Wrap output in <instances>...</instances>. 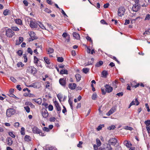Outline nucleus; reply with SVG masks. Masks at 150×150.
I'll list each match as a JSON object with an SVG mask.
<instances>
[{
	"label": "nucleus",
	"mask_w": 150,
	"mask_h": 150,
	"mask_svg": "<svg viewBox=\"0 0 150 150\" xmlns=\"http://www.w3.org/2000/svg\"><path fill=\"white\" fill-rule=\"evenodd\" d=\"M26 72L33 74H36L37 72V70L33 66H28L27 67Z\"/></svg>",
	"instance_id": "f257e3e1"
},
{
	"label": "nucleus",
	"mask_w": 150,
	"mask_h": 150,
	"mask_svg": "<svg viewBox=\"0 0 150 150\" xmlns=\"http://www.w3.org/2000/svg\"><path fill=\"white\" fill-rule=\"evenodd\" d=\"M16 113L15 110L12 108H10L7 109L6 112V114L8 117H10L12 115H14Z\"/></svg>",
	"instance_id": "f03ea898"
},
{
	"label": "nucleus",
	"mask_w": 150,
	"mask_h": 150,
	"mask_svg": "<svg viewBox=\"0 0 150 150\" xmlns=\"http://www.w3.org/2000/svg\"><path fill=\"white\" fill-rule=\"evenodd\" d=\"M125 11V9L123 7H120L118 10V14L120 16H122L124 15Z\"/></svg>",
	"instance_id": "7ed1b4c3"
},
{
	"label": "nucleus",
	"mask_w": 150,
	"mask_h": 150,
	"mask_svg": "<svg viewBox=\"0 0 150 150\" xmlns=\"http://www.w3.org/2000/svg\"><path fill=\"white\" fill-rule=\"evenodd\" d=\"M38 24L35 21L33 20L30 21V26L32 28H37L38 27Z\"/></svg>",
	"instance_id": "20e7f679"
},
{
	"label": "nucleus",
	"mask_w": 150,
	"mask_h": 150,
	"mask_svg": "<svg viewBox=\"0 0 150 150\" xmlns=\"http://www.w3.org/2000/svg\"><path fill=\"white\" fill-rule=\"evenodd\" d=\"M6 34L7 37L10 38L14 35V32L11 29H8L6 32Z\"/></svg>",
	"instance_id": "39448f33"
},
{
	"label": "nucleus",
	"mask_w": 150,
	"mask_h": 150,
	"mask_svg": "<svg viewBox=\"0 0 150 150\" xmlns=\"http://www.w3.org/2000/svg\"><path fill=\"white\" fill-rule=\"evenodd\" d=\"M117 142V140L115 138H110L108 141V143L112 145L115 146Z\"/></svg>",
	"instance_id": "423d86ee"
},
{
	"label": "nucleus",
	"mask_w": 150,
	"mask_h": 150,
	"mask_svg": "<svg viewBox=\"0 0 150 150\" xmlns=\"http://www.w3.org/2000/svg\"><path fill=\"white\" fill-rule=\"evenodd\" d=\"M103 149L104 150H113L110 144L106 143L103 145Z\"/></svg>",
	"instance_id": "0eeeda50"
},
{
	"label": "nucleus",
	"mask_w": 150,
	"mask_h": 150,
	"mask_svg": "<svg viewBox=\"0 0 150 150\" xmlns=\"http://www.w3.org/2000/svg\"><path fill=\"white\" fill-rule=\"evenodd\" d=\"M35 34L33 32H31L29 34V35L31 37L30 38V41H32L34 40L37 39V37L35 36Z\"/></svg>",
	"instance_id": "6e6552de"
},
{
	"label": "nucleus",
	"mask_w": 150,
	"mask_h": 150,
	"mask_svg": "<svg viewBox=\"0 0 150 150\" xmlns=\"http://www.w3.org/2000/svg\"><path fill=\"white\" fill-rule=\"evenodd\" d=\"M30 86L35 88H39L41 86V85L40 83L37 82L33 83Z\"/></svg>",
	"instance_id": "1a4fd4ad"
},
{
	"label": "nucleus",
	"mask_w": 150,
	"mask_h": 150,
	"mask_svg": "<svg viewBox=\"0 0 150 150\" xmlns=\"http://www.w3.org/2000/svg\"><path fill=\"white\" fill-rule=\"evenodd\" d=\"M105 87L106 89V91L108 93L112 92L113 90L112 87L108 84L106 85Z\"/></svg>",
	"instance_id": "9d476101"
},
{
	"label": "nucleus",
	"mask_w": 150,
	"mask_h": 150,
	"mask_svg": "<svg viewBox=\"0 0 150 150\" xmlns=\"http://www.w3.org/2000/svg\"><path fill=\"white\" fill-rule=\"evenodd\" d=\"M139 8L140 6H139L137 4H136L133 5L132 8V10L134 11L137 12L139 10Z\"/></svg>",
	"instance_id": "9b49d317"
},
{
	"label": "nucleus",
	"mask_w": 150,
	"mask_h": 150,
	"mask_svg": "<svg viewBox=\"0 0 150 150\" xmlns=\"http://www.w3.org/2000/svg\"><path fill=\"white\" fill-rule=\"evenodd\" d=\"M66 78H61L59 80V82L61 85L63 86H64L66 84Z\"/></svg>",
	"instance_id": "f8f14e48"
},
{
	"label": "nucleus",
	"mask_w": 150,
	"mask_h": 150,
	"mask_svg": "<svg viewBox=\"0 0 150 150\" xmlns=\"http://www.w3.org/2000/svg\"><path fill=\"white\" fill-rule=\"evenodd\" d=\"M32 131L33 133L38 134L40 133V129L38 127H34L32 128Z\"/></svg>",
	"instance_id": "ddd939ff"
},
{
	"label": "nucleus",
	"mask_w": 150,
	"mask_h": 150,
	"mask_svg": "<svg viewBox=\"0 0 150 150\" xmlns=\"http://www.w3.org/2000/svg\"><path fill=\"white\" fill-rule=\"evenodd\" d=\"M115 110L116 109L115 108H112L107 113L106 115L108 116H109L113 113Z\"/></svg>",
	"instance_id": "4468645a"
},
{
	"label": "nucleus",
	"mask_w": 150,
	"mask_h": 150,
	"mask_svg": "<svg viewBox=\"0 0 150 150\" xmlns=\"http://www.w3.org/2000/svg\"><path fill=\"white\" fill-rule=\"evenodd\" d=\"M76 85L75 83H70L69 84V88L72 90L74 89L76 87Z\"/></svg>",
	"instance_id": "2eb2a0df"
},
{
	"label": "nucleus",
	"mask_w": 150,
	"mask_h": 150,
	"mask_svg": "<svg viewBox=\"0 0 150 150\" xmlns=\"http://www.w3.org/2000/svg\"><path fill=\"white\" fill-rule=\"evenodd\" d=\"M23 38L21 37H19L18 40H16V45H20L23 42Z\"/></svg>",
	"instance_id": "dca6fc26"
},
{
	"label": "nucleus",
	"mask_w": 150,
	"mask_h": 150,
	"mask_svg": "<svg viewBox=\"0 0 150 150\" xmlns=\"http://www.w3.org/2000/svg\"><path fill=\"white\" fill-rule=\"evenodd\" d=\"M54 104L55 105L56 109L58 111H60L61 110V107L59 105V104L58 102L57 101H55L54 102Z\"/></svg>",
	"instance_id": "f3484780"
},
{
	"label": "nucleus",
	"mask_w": 150,
	"mask_h": 150,
	"mask_svg": "<svg viewBox=\"0 0 150 150\" xmlns=\"http://www.w3.org/2000/svg\"><path fill=\"white\" fill-rule=\"evenodd\" d=\"M135 103H136V105H138L139 104V103L137 99V98H136L135 99V101H132L130 104V106H131L132 105H134L135 104Z\"/></svg>",
	"instance_id": "a211bd4d"
},
{
	"label": "nucleus",
	"mask_w": 150,
	"mask_h": 150,
	"mask_svg": "<svg viewBox=\"0 0 150 150\" xmlns=\"http://www.w3.org/2000/svg\"><path fill=\"white\" fill-rule=\"evenodd\" d=\"M7 140L8 145L9 146H11L13 144V141L12 138L11 137H8Z\"/></svg>",
	"instance_id": "6ab92c4d"
},
{
	"label": "nucleus",
	"mask_w": 150,
	"mask_h": 150,
	"mask_svg": "<svg viewBox=\"0 0 150 150\" xmlns=\"http://www.w3.org/2000/svg\"><path fill=\"white\" fill-rule=\"evenodd\" d=\"M42 114L43 117L44 118H46L48 116V113L46 110H45L43 111Z\"/></svg>",
	"instance_id": "aec40b11"
},
{
	"label": "nucleus",
	"mask_w": 150,
	"mask_h": 150,
	"mask_svg": "<svg viewBox=\"0 0 150 150\" xmlns=\"http://www.w3.org/2000/svg\"><path fill=\"white\" fill-rule=\"evenodd\" d=\"M34 62L35 64H36L37 66H41V65H40L39 64H38V62H39V60L38 58L36 56H34Z\"/></svg>",
	"instance_id": "412c9836"
},
{
	"label": "nucleus",
	"mask_w": 150,
	"mask_h": 150,
	"mask_svg": "<svg viewBox=\"0 0 150 150\" xmlns=\"http://www.w3.org/2000/svg\"><path fill=\"white\" fill-rule=\"evenodd\" d=\"M24 140L25 141L29 142L31 141V138L29 136L26 135L25 137Z\"/></svg>",
	"instance_id": "4be33fe9"
},
{
	"label": "nucleus",
	"mask_w": 150,
	"mask_h": 150,
	"mask_svg": "<svg viewBox=\"0 0 150 150\" xmlns=\"http://www.w3.org/2000/svg\"><path fill=\"white\" fill-rule=\"evenodd\" d=\"M127 147H129L130 145H131V144L130 142L127 140L125 141L123 143Z\"/></svg>",
	"instance_id": "5701e85b"
},
{
	"label": "nucleus",
	"mask_w": 150,
	"mask_h": 150,
	"mask_svg": "<svg viewBox=\"0 0 150 150\" xmlns=\"http://www.w3.org/2000/svg\"><path fill=\"white\" fill-rule=\"evenodd\" d=\"M73 36L76 39H79L80 38V35L78 33L75 32L73 33Z\"/></svg>",
	"instance_id": "b1692460"
},
{
	"label": "nucleus",
	"mask_w": 150,
	"mask_h": 150,
	"mask_svg": "<svg viewBox=\"0 0 150 150\" xmlns=\"http://www.w3.org/2000/svg\"><path fill=\"white\" fill-rule=\"evenodd\" d=\"M25 105H29L32 108H35V106L31 102H27L25 103Z\"/></svg>",
	"instance_id": "393cba45"
},
{
	"label": "nucleus",
	"mask_w": 150,
	"mask_h": 150,
	"mask_svg": "<svg viewBox=\"0 0 150 150\" xmlns=\"http://www.w3.org/2000/svg\"><path fill=\"white\" fill-rule=\"evenodd\" d=\"M75 77L77 81L78 82L80 80L81 76L79 74H77L75 75Z\"/></svg>",
	"instance_id": "a878e982"
},
{
	"label": "nucleus",
	"mask_w": 150,
	"mask_h": 150,
	"mask_svg": "<svg viewBox=\"0 0 150 150\" xmlns=\"http://www.w3.org/2000/svg\"><path fill=\"white\" fill-rule=\"evenodd\" d=\"M44 60L46 64H50V59L47 57H44Z\"/></svg>",
	"instance_id": "bb28decb"
},
{
	"label": "nucleus",
	"mask_w": 150,
	"mask_h": 150,
	"mask_svg": "<svg viewBox=\"0 0 150 150\" xmlns=\"http://www.w3.org/2000/svg\"><path fill=\"white\" fill-rule=\"evenodd\" d=\"M15 22L16 24L19 25H21L22 23V21L19 19H16L15 20Z\"/></svg>",
	"instance_id": "cd10ccee"
},
{
	"label": "nucleus",
	"mask_w": 150,
	"mask_h": 150,
	"mask_svg": "<svg viewBox=\"0 0 150 150\" xmlns=\"http://www.w3.org/2000/svg\"><path fill=\"white\" fill-rule=\"evenodd\" d=\"M103 62L102 61H99L98 62H97L95 65V66L96 67H99L103 64Z\"/></svg>",
	"instance_id": "c85d7f7f"
},
{
	"label": "nucleus",
	"mask_w": 150,
	"mask_h": 150,
	"mask_svg": "<svg viewBox=\"0 0 150 150\" xmlns=\"http://www.w3.org/2000/svg\"><path fill=\"white\" fill-rule=\"evenodd\" d=\"M47 54H49L53 52L54 50L52 48H49L47 50Z\"/></svg>",
	"instance_id": "c756f323"
},
{
	"label": "nucleus",
	"mask_w": 150,
	"mask_h": 150,
	"mask_svg": "<svg viewBox=\"0 0 150 150\" xmlns=\"http://www.w3.org/2000/svg\"><path fill=\"white\" fill-rule=\"evenodd\" d=\"M60 74H68V71L66 69L62 70L60 72Z\"/></svg>",
	"instance_id": "7c9ffc66"
},
{
	"label": "nucleus",
	"mask_w": 150,
	"mask_h": 150,
	"mask_svg": "<svg viewBox=\"0 0 150 150\" xmlns=\"http://www.w3.org/2000/svg\"><path fill=\"white\" fill-rule=\"evenodd\" d=\"M10 11L9 10L7 9H6L3 12L5 16H6L8 14L10 13Z\"/></svg>",
	"instance_id": "2f4dec72"
},
{
	"label": "nucleus",
	"mask_w": 150,
	"mask_h": 150,
	"mask_svg": "<svg viewBox=\"0 0 150 150\" xmlns=\"http://www.w3.org/2000/svg\"><path fill=\"white\" fill-rule=\"evenodd\" d=\"M38 27H40L42 29H45V30H46V28L45 27L43 24L40 23V22H39V24H38Z\"/></svg>",
	"instance_id": "473e14b6"
},
{
	"label": "nucleus",
	"mask_w": 150,
	"mask_h": 150,
	"mask_svg": "<svg viewBox=\"0 0 150 150\" xmlns=\"http://www.w3.org/2000/svg\"><path fill=\"white\" fill-rule=\"evenodd\" d=\"M89 70V69L87 68H83L82 69L83 72L86 74L88 72Z\"/></svg>",
	"instance_id": "72a5a7b5"
},
{
	"label": "nucleus",
	"mask_w": 150,
	"mask_h": 150,
	"mask_svg": "<svg viewBox=\"0 0 150 150\" xmlns=\"http://www.w3.org/2000/svg\"><path fill=\"white\" fill-rule=\"evenodd\" d=\"M35 102L38 103V104L40 105L41 104L42 102V99L39 98L37 100H36L35 101Z\"/></svg>",
	"instance_id": "f704fd0d"
},
{
	"label": "nucleus",
	"mask_w": 150,
	"mask_h": 150,
	"mask_svg": "<svg viewBox=\"0 0 150 150\" xmlns=\"http://www.w3.org/2000/svg\"><path fill=\"white\" fill-rule=\"evenodd\" d=\"M57 61L59 62H62L64 61V59L62 57H58L57 58Z\"/></svg>",
	"instance_id": "c9c22d12"
},
{
	"label": "nucleus",
	"mask_w": 150,
	"mask_h": 150,
	"mask_svg": "<svg viewBox=\"0 0 150 150\" xmlns=\"http://www.w3.org/2000/svg\"><path fill=\"white\" fill-rule=\"evenodd\" d=\"M24 108L25 109L27 112L29 113L30 112V108L28 106H25L24 107Z\"/></svg>",
	"instance_id": "e433bc0d"
},
{
	"label": "nucleus",
	"mask_w": 150,
	"mask_h": 150,
	"mask_svg": "<svg viewBox=\"0 0 150 150\" xmlns=\"http://www.w3.org/2000/svg\"><path fill=\"white\" fill-rule=\"evenodd\" d=\"M70 106L72 110H73V105H72V102L71 100H70V98H69L68 100Z\"/></svg>",
	"instance_id": "4c0bfd02"
},
{
	"label": "nucleus",
	"mask_w": 150,
	"mask_h": 150,
	"mask_svg": "<svg viewBox=\"0 0 150 150\" xmlns=\"http://www.w3.org/2000/svg\"><path fill=\"white\" fill-rule=\"evenodd\" d=\"M47 150H56V149L53 146H50L48 147Z\"/></svg>",
	"instance_id": "58836bf2"
},
{
	"label": "nucleus",
	"mask_w": 150,
	"mask_h": 150,
	"mask_svg": "<svg viewBox=\"0 0 150 150\" xmlns=\"http://www.w3.org/2000/svg\"><path fill=\"white\" fill-rule=\"evenodd\" d=\"M27 51L28 53H30L31 55L32 54L33 51H32V49L31 48H30V47L28 48V49H27Z\"/></svg>",
	"instance_id": "ea45409f"
},
{
	"label": "nucleus",
	"mask_w": 150,
	"mask_h": 150,
	"mask_svg": "<svg viewBox=\"0 0 150 150\" xmlns=\"http://www.w3.org/2000/svg\"><path fill=\"white\" fill-rule=\"evenodd\" d=\"M21 134L24 135L25 134V129L24 127H22L21 128Z\"/></svg>",
	"instance_id": "a19ab883"
},
{
	"label": "nucleus",
	"mask_w": 150,
	"mask_h": 150,
	"mask_svg": "<svg viewBox=\"0 0 150 150\" xmlns=\"http://www.w3.org/2000/svg\"><path fill=\"white\" fill-rule=\"evenodd\" d=\"M97 98V95L96 93H93L92 96V98L93 100H95Z\"/></svg>",
	"instance_id": "79ce46f5"
},
{
	"label": "nucleus",
	"mask_w": 150,
	"mask_h": 150,
	"mask_svg": "<svg viewBox=\"0 0 150 150\" xmlns=\"http://www.w3.org/2000/svg\"><path fill=\"white\" fill-rule=\"evenodd\" d=\"M12 29V30L15 31H18L19 30V29L17 27H13L11 28Z\"/></svg>",
	"instance_id": "37998d69"
},
{
	"label": "nucleus",
	"mask_w": 150,
	"mask_h": 150,
	"mask_svg": "<svg viewBox=\"0 0 150 150\" xmlns=\"http://www.w3.org/2000/svg\"><path fill=\"white\" fill-rule=\"evenodd\" d=\"M86 38L87 40L89 41L91 43H93V41L91 37L89 36H87L86 37Z\"/></svg>",
	"instance_id": "c03bdc74"
},
{
	"label": "nucleus",
	"mask_w": 150,
	"mask_h": 150,
	"mask_svg": "<svg viewBox=\"0 0 150 150\" xmlns=\"http://www.w3.org/2000/svg\"><path fill=\"white\" fill-rule=\"evenodd\" d=\"M57 97H58V99H59V101H60L61 100V99L62 98H63V96L62 95H61V94H58L57 95Z\"/></svg>",
	"instance_id": "a18cd8bd"
},
{
	"label": "nucleus",
	"mask_w": 150,
	"mask_h": 150,
	"mask_svg": "<svg viewBox=\"0 0 150 150\" xmlns=\"http://www.w3.org/2000/svg\"><path fill=\"white\" fill-rule=\"evenodd\" d=\"M17 66L18 67H20L21 66L23 67L24 66V64H23V63L21 62H18L17 64Z\"/></svg>",
	"instance_id": "49530a36"
},
{
	"label": "nucleus",
	"mask_w": 150,
	"mask_h": 150,
	"mask_svg": "<svg viewBox=\"0 0 150 150\" xmlns=\"http://www.w3.org/2000/svg\"><path fill=\"white\" fill-rule=\"evenodd\" d=\"M104 127L103 125H101L99 126L97 128V130L98 131H99L102 129V127Z\"/></svg>",
	"instance_id": "de8ad7c7"
},
{
	"label": "nucleus",
	"mask_w": 150,
	"mask_h": 150,
	"mask_svg": "<svg viewBox=\"0 0 150 150\" xmlns=\"http://www.w3.org/2000/svg\"><path fill=\"white\" fill-rule=\"evenodd\" d=\"M96 141L97 146H100L101 145V143L100 140L97 139Z\"/></svg>",
	"instance_id": "09e8293b"
},
{
	"label": "nucleus",
	"mask_w": 150,
	"mask_h": 150,
	"mask_svg": "<svg viewBox=\"0 0 150 150\" xmlns=\"http://www.w3.org/2000/svg\"><path fill=\"white\" fill-rule=\"evenodd\" d=\"M144 123L146 126H149L150 125V120H147L145 121Z\"/></svg>",
	"instance_id": "8fccbe9b"
},
{
	"label": "nucleus",
	"mask_w": 150,
	"mask_h": 150,
	"mask_svg": "<svg viewBox=\"0 0 150 150\" xmlns=\"http://www.w3.org/2000/svg\"><path fill=\"white\" fill-rule=\"evenodd\" d=\"M102 74L103 76H106L108 74V73L106 71H103L102 72Z\"/></svg>",
	"instance_id": "3c124183"
},
{
	"label": "nucleus",
	"mask_w": 150,
	"mask_h": 150,
	"mask_svg": "<svg viewBox=\"0 0 150 150\" xmlns=\"http://www.w3.org/2000/svg\"><path fill=\"white\" fill-rule=\"evenodd\" d=\"M62 36L64 38H66V37H68V38H69V36L68 34L67 33H64L62 35Z\"/></svg>",
	"instance_id": "603ef678"
},
{
	"label": "nucleus",
	"mask_w": 150,
	"mask_h": 150,
	"mask_svg": "<svg viewBox=\"0 0 150 150\" xmlns=\"http://www.w3.org/2000/svg\"><path fill=\"white\" fill-rule=\"evenodd\" d=\"M150 19V15L148 14L146 15V17L145 18L144 20H149Z\"/></svg>",
	"instance_id": "864d4df0"
},
{
	"label": "nucleus",
	"mask_w": 150,
	"mask_h": 150,
	"mask_svg": "<svg viewBox=\"0 0 150 150\" xmlns=\"http://www.w3.org/2000/svg\"><path fill=\"white\" fill-rule=\"evenodd\" d=\"M43 130L44 131H46V132H48L50 131V129L46 127H44L43 128Z\"/></svg>",
	"instance_id": "5fc2aeb1"
},
{
	"label": "nucleus",
	"mask_w": 150,
	"mask_h": 150,
	"mask_svg": "<svg viewBox=\"0 0 150 150\" xmlns=\"http://www.w3.org/2000/svg\"><path fill=\"white\" fill-rule=\"evenodd\" d=\"M125 129L126 130H128L130 131H131L133 129L132 127L129 126L126 127L125 128Z\"/></svg>",
	"instance_id": "6e6d98bb"
},
{
	"label": "nucleus",
	"mask_w": 150,
	"mask_h": 150,
	"mask_svg": "<svg viewBox=\"0 0 150 150\" xmlns=\"http://www.w3.org/2000/svg\"><path fill=\"white\" fill-rule=\"evenodd\" d=\"M10 79L14 83H15L16 81V79H15V78L13 76L11 77Z\"/></svg>",
	"instance_id": "4d7b16f0"
},
{
	"label": "nucleus",
	"mask_w": 150,
	"mask_h": 150,
	"mask_svg": "<svg viewBox=\"0 0 150 150\" xmlns=\"http://www.w3.org/2000/svg\"><path fill=\"white\" fill-rule=\"evenodd\" d=\"M53 109V106L52 105H50L48 106V109L50 111H52Z\"/></svg>",
	"instance_id": "13d9d810"
},
{
	"label": "nucleus",
	"mask_w": 150,
	"mask_h": 150,
	"mask_svg": "<svg viewBox=\"0 0 150 150\" xmlns=\"http://www.w3.org/2000/svg\"><path fill=\"white\" fill-rule=\"evenodd\" d=\"M150 34V29L146 31L144 33V34L149 35Z\"/></svg>",
	"instance_id": "bf43d9fd"
},
{
	"label": "nucleus",
	"mask_w": 150,
	"mask_h": 150,
	"mask_svg": "<svg viewBox=\"0 0 150 150\" xmlns=\"http://www.w3.org/2000/svg\"><path fill=\"white\" fill-rule=\"evenodd\" d=\"M17 53L19 55L21 56L22 54V51L21 50H19L18 51Z\"/></svg>",
	"instance_id": "052dcab7"
},
{
	"label": "nucleus",
	"mask_w": 150,
	"mask_h": 150,
	"mask_svg": "<svg viewBox=\"0 0 150 150\" xmlns=\"http://www.w3.org/2000/svg\"><path fill=\"white\" fill-rule=\"evenodd\" d=\"M19 123L18 122H16L14 124V126L16 127H18L19 126Z\"/></svg>",
	"instance_id": "680f3d73"
},
{
	"label": "nucleus",
	"mask_w": 150,
	"mask_h": 150,
	"mask_svg": "<svg viewBox=\"0 0 150 150\" xmlns=\"http://www.w3.org/2000/svg\"><path fill=\"white\" fill-rule=\"evenodd\" d=\"M9 134L10 136L13 138H14L15 137V135L12 132H9Z\"/></svg>",
	"instance_id": "e2e57ef3"
},
{
	"label": "nucleus",
	"mask_w": 150,
	"mask_h": 150,
	"mask_svg": "<svg viewBox=\"0 0 150 150\" xmlns=\"http://www.w3.org/2000/svg\"><path fill=\"white\" fill-rule=\"evenodd\" d=\"M123 95V93L122 92H121L119 93H118L116 95L118 96H122Z\"/></svg>",
	"instance_id": "0e129e2a"
},
{
	"label": "nucleus",
	"mask_w": 150,
	"mask_h": 150,
	"mask_svg": "<svg viewBox=\"0 0 150 150\" xmlns=\"http://www.w3.org/2000/svg\"><path fill=\"white\" fill-rule=\"evenodd\" d=\"M130 21L129 20L126 19L125 21V22L124 23V25H127V24H129V23Z\"/></svg>",
	"instance_id": "69168bd1"
},
{
	"label": "nucleus",
	"mask_w": 150,
	"mask_h": 150,
	"mask_svg": "<svg viewBox=\"0 0 150 150\" xmlns=\"http://www.w3.org/2000/svg\"><path fill=\"white\" fill-rule=\"evenodd\" d=\"M115 126L114 125H112L110 127H109L108 129L109 130L113 129H115Z\"/></svg>",
	"instance_id": "338daca9"
},
{
	"label": "nucleus",
	"mask_w": 150,
	"mask_h": 150,
	"mask_svg": "<svg viewBox=\"0 0 150 150\" xmlns=\"http://www.w3.org/2000/svg\"><path fill=\"white\" fill-rule=\"evenodd\" d=\"M44 11L45 12L48 13H50L51 12V11L49 9L47 8H45L44 10Z\"/></svg>",
	"instance_id": "774afa93"
}]
</instances>
